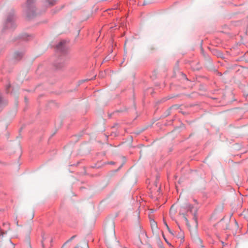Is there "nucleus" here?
Returning <instances> with one entry per match:
<instances>
[{"label":"nucleus","mask_w":248,"mask_h":248,"mask_svg":"<svg viewBox=\"0 0 248 248\" xmlns=\"http://www.w3.org/2000/svg\"><path fill=\"white\" fill-rule=\"evenodd\" d=\"M35 0H27L26 2V15L29 18H31L36 15L34 2Z\"/></svg>","instance_id":"f257e3e1"},{"label":"nucleus","mask_w":248,"mask_h":248,"mask_svg":"<svg viewBox=\"0 0 248 248\" xmlns=\"http://www.w3.org/2000/svg\"><path fill=\"white\" fill-rule=\"evenodd\" d=\"M14 13L12 12L7 16L6 22L4 25L3 30H5L7 29L13 30L15 28L16 25L14 23Z\"/></svg>","instance_id":"f03ea898"},{"label":"nucleus","mask_w":248,"mask_h":248,"mask_svg":"<svg viewBox=\"0 0 248 248\" xmlns=\"http://www.w3.org/2000/svg\"><path fill=\"white\" fill-rule=\"evenodd\" d=\"M65 43L66 41L65 40L60 42L56 46L57 50L62 54H65L66 51V48L65 46Z\"/></svg>","instance_id":"7ed1b4c3"},{"label":"nucleus","mask_w":248,"mask_h":248,"mask_svg":"<svg viewBox=\"0 0 248 248\" xmlns=\"http://www.w3.org/2000/svg\"><path fill=\"white\" fill-rule=\"evenodd\" d=\"M23 55V52L16 51L14 53V57L16 60L19 61L21 59Z\"/></svg>","instance_id":"20e7f679"},{"label":"nucleus","mask_w":248,"mask_h":248,"mask_svg":"<svg viewBox=\"0 0 248 248\" xmlns=\"http://www.w3.org/2000/svg\"><path fill=\"white\" fill-rule=\"evenodd\" d=\"M139 229L140 230V233L139 235V239H140V242H141V238L142 237H146L147 235H146V233H145V232L144 231L141 230V227L140 226Z\"/></svg>","instance_id":"39448f33"},{"label":"nucleus","mask_w":248,"mask_h":248,"mask_svg":"<svg viewBox=\"0 0 248 248\" xmlns=\"http://www.w3.org/2000/svg\"><path fill=\"white\" fill-rule=\"evenodd\" d=\"M56 0H46L45 2L46 6H51L54 5Z\"/></svg>","instance_id":"423d86ee"},{"label":"nucleus","mask_w":248,"mask_h":248,"mask_svg":"<svg viewBox=\"0 0 248 248\" xmlns=\"http://www.w3.org/2000/svg\"><path fill=\"white\" fill-rule=\"evenodd\" d=\"M7 103L6 100H4L2 99L1 95L0 94V107H2L4 105L6 104Z\"/></svg>","instance_id":"0eeeda50"},{"label":"nucleus","mask_w":248,"mask_h":248,"mask_svg":"<svg viewBox=\"0 0 248 248\" xmlns=\"http://www.w3.org/2000/svg\"><path fill=\"white\" fill-rule=\"evenodd\" d=\"M21 37H22V39L28 41V40H30L31 36L29 35L26 34L23 35Z\"/></svg>","instance_id":"6e6552de"},{"label":"nucleus","mask_w":248,"mask_h":248,"mask_svg":"<svg viewBox=\"0 0 248 248\" xmlns=\"http://www.w3.org/2000/svg\"><path fill=\"white\" fill-rule=\"evenodd\" d=\"M54 65L57 68L59 69L62 68L63 66V64L62 63H57L56 62L55 63Z\"/></svg>","instance_id":"1a4fd4ad"},{"label":"nucleus","mask_w":248,"mask_h":248,"mask_svg":"<svg viewBox=\"0 0 248 248\" xmlns=\"http://www.w3.org/2000/svg\"><path fill=\"white\" fill-rule=\"evenodd\" d=\"M5 233L4 232H3L1 229L0 228V237H3V235Z\"/></svg>","instance_id":"9d476101"},{"label":"nucleus","mask_w":248,"mask_h":248,"mask_svg":"<svg viewBox=\"0 0 248 248\" xmlns=\"http://www.w3.org/2000/svg\"><path fill=\"white\" fill-rule=\"evenodd\" d=\"M76 235H73L66 242H68L72 241L74 238L76 237Z\"/></svg>","instance_id":"9b49d317"},{"label":"nucleus","mask_w":248,"mask_h":248,"mask_svg":"<svg viewBox=\"0 0 248 248\" xmlns=\"http://www.w3.org/2000/svg\"><path fill=\"white\" fill-rule=\"evenodd\" d=\"M11 87V85L10 84H8L6 86V92L8 93V90H9V89Z\"/></svg>","instance_id":"f8f14e48"},{"label":"nucleus","mask_w":248,"mask_h":248,"mask_svg":"<svg viewBox=\"0 0 248 248\" xmlns=\"http://www.w3.org/2000/svg\"><path fill=\"white\" fill-rule=\"evenodd\" d=\"M3 225L4 226H6H6H7V227H9V223H4L3 224Z\"/></svg>","instance_id":"ddd939ff"},{"label":"nucleus","mask_w":248,"mask_h":248,"mask_svg":"<svg viewBox=\"0 0 248 248\" xmlns=\"http://www.w3.org/2000/svg\"><path fill=\"white\" fill-rule=\"evenodd\" d=\"M184 219H185V220L186 221V222L187 223L188 222L187 218L186 217H184Z\"/></svg>","instance_id":"4468645a"},{"label":"nucleus","mask_w":248,"mask_h":248,"mask_svg":"<svg viewBox=\"0 0 248 248\" xmlns=\"http://www.w3.org/2000/svg\"><path fill=\"white\" fill-rule=\"evenodd\" d=\"M194 219L195 220V221H196V223H197V218H196V217L195 216H194Z\"/></svg>","instance_id":"2eb2a0df"},{"label":"nucleus","mask_w":248,"mask_h":248,"mask_svg":"<svg viewBox=\"0 0 248 248\" xmlns=\"http://www.w3.org/2000/svg\"><path fill=\"white\" fill-rule=\"evenodd\" d=\"M192 206L191 205L189 204V208H192Z\"/></svg>","instance_id":"dca6fc26"},{"label":"nucleus","mask_w":248,"mask_h":248,"mask_svg":"<svg viewBox=\"0 0 248 248\" xmlns=\"http://www.w3.org/2000/svg\"><path fill=\"white\" fill-rule=\"evenodd\" d=\"M172 207H173V206H172V207H171V208H170V212H171V210H172Z\"/></svg>","instance_id":"f3484780"},{"label":"nucleus","mask_w":248,"mask_h":248,"mask_svg":"<svg viewBox=\"0 0 248 248\" xmlns=\"http://www.w3.org/2000/svg\"><path fill=\"white\" fill-rule=\"evenodd\" d=\"M110 164H113V163L111 162H110Z\"/></svg>","instance_id":"a211bd4d"},{"label":"nucleus","mask_w":248,"mask_h":248,"mask_svg":"<svg viewBox=\"0 0 248 248\" xmlns=\"http://www.w3.org/2000/svg\"><path fill=\"white\" fill-rule=\"evenodd\" d=\"M42 243H43V242ZM42 246L44 247V244L43 243H42Z\"/></svg>","instance_id":"6ab92c4d"}]
</instances>
